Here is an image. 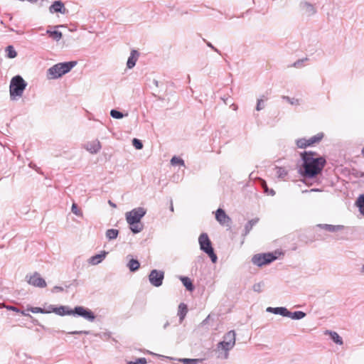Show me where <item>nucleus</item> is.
Masks as SVG:
<instances>
[{"mask_svg": "<svg viewBox=\"0 0 364 364\" xmlns=\"http://www.w3.org/2000/svg\"><path fill=\"white\" fill-rule=\"evenodd\" d=\"M313 151H304L301 154L303 161L299 172L306 178H312L321 173L326 165V159L322 156H316Z\"/></svg>", "mask_w": 364, "mask_h": 364, "instance_id": "f257e3e1", "label": "nucleus"}, {"mask_svg": "<svg viewBox=\"0 0 364 364\" xmlns=\"http://www.w3.org/2000/svg\"><path fill=\"white\" fill-rule=\"evenodd\" d=\"M77 65L76 61L59 63L47 70L48 79H57L70 72Z\"/></svg>", "mask_w": 364, "mask_h": 364, "instance_id": "f03ea898", "label": "nucleus"}, {"mask_svg": "<svg viewBox=\"0 0 364 364\" xmlns=\"http://www.w3.org/2000/svg\"><path fill=\"white\" fill-rule=\"evenodd\" d=\"M27 86V83L20 75L14 77L10 82L9 92L11 100H14L16 97H21L24 90Z\"/></svg>", "mask_w": 364, "mask_h": 364, "instance_id": "7ed1b4c3", "label": "nucleus"}, {"mask_svg": "<svg viewBox=\"0 0 364 364\" xmlns=\"http://www.w3.org/2000/svg\"><path fill=\"white\" fill-rule=\"evenodd\" d=\"M198 242L200 245V248L204 252H205L211 259V261L213 263L217 262L218 257L217 255L214 252V250L212 247V243L208 237L207 233H202L198 238Z\"/></svg>", "mask_w": 364, "mask_h": 364, "instance_id": "20e7f679", "label": "nucleus"}, {"mask_svg": "<svg viewBox=\"0 0 364 364\" xmlns=\"http://www.w3.org/2000/svg\"><path fill=\"white\" fill-rule=\"evenodd\" d=\"M146 211L144 208L139 207L126 213L127 223H139L141 219L145 215Z\"/></svg>", "mask_w": 364, "mask_h": 364, "instance_id": "39448f33", "label": "nucleus"}, {"mask_svg": "<svg viewBox=\"0 0 364 364\" xmlns=\"http://www.w3.org/2000/svg\"><path fill=\"white\" fill-rule=\"evenodd\" d=\"M277 258V256L273 253L257 254L253 256L252 262L254 264L262 267V265L271 263Z\"/></svg>", "mask_w": 364, "mask_h": 364, "instance_id": "423d86ee", "label": "nucleus"}, {"mask_svg": "<svg viewBox=\"0 0 364 364\" xmlns=\"http://www.w3.org/2000/svg\"><path fill=\"white\" fill-rule=\"evenodd\" d=\"M73 315L81 316L91 322L94 321L95 319V316L91 310L81 306H75L74 309H73Z\"/></svg>", "mask_w": 364, "mask_h": 364, "instance_id": "0eeeda50", "label": "nucleus"}, {"mask_svg": "<svg viewBox=\"0 0 364 364\" xmlns=\"http://www.w3.org/2000/svg\"><path fill=\"white\" fill-rule=\"evenodd\" d=\"M27 282L33 287L44 288L47 284L43 278H42L38 272H34L33 274L26 275Z\"/></svg>", "mask_w": 364, "mask_h": 364, "instance_id": "6e6552de", "label": "nucleus"}, {"mask_svg": "<svg viewBox=\"0 0 364 364\" xmlns=\"http://www.w3.org/2000/svg\"><path fill=\"white\" fill-rule=\"evenodd\" d=\"M164 278V272L157 269L151 270L149 275V282L156 287H159L162 285Z\"/></svg>", "mask_w": 364, "mask_h": 364, "instance_id": "1a4fd4ad", "label": "nucleus"}, {"mask_svg": "<svg viewBox=\"0 0 364 364\" xmlns=\"http://www.w3.org/2000/svg\"><path fill=\"white\" fill-rule=\"evenodd\" d=\"M235 344L229 342L220 341L217 345V350L219 352L218 357L228 359L229 357V351L232 350Z\"/></svg>", "mask_w": 364, "mask_h": 364, "instance_id": "9d476101", "label": "nucleus"}, {"mask_svg": "<svg viewBox=\"0 0 364 364\" xmlns=\"http://www.w3.org/2000/svg\"><path fill=\"white\" fill-rule=\"evenodd\" d=\"M215 218L218 220V222L222 225H228L231 222L230 218L221 208H218L216 210Z\"/></svg>", "mask_w": 364, "mask_h": 364, "instance_id": "9b49d317", "label": "nucleus"}, {"mask_svg": "<svg viewBox=\"0 0 364 364\" xmlns=\"http://www.w3.org/2000/svg\"><path fill=\"white\" fill-rule=\"evenodd\" d=\"M84 147L90 154H95L100 151L102 148V145L100 141L96 139L92 141H88L85 144Z\"/></svg>", "mask_w": 364, "mask_h": 364, "instance_id": "f8f14e48", "label": "nucleus"}, {"mask_svg": "<svg viewBox=\"0 0 364 364\" xmlns=\"http://www.w3.org/2000/svg\"><path fill=\"white\" fill-rule=\"evenodd\" d=\"M51 312H54L60 316L65 315H73V309H69L68 306H60L59 307H55L53 305L49 306L48 307Z\"/></svg>", "mask_w": 364, "mask_h": 364, "instance_id": "ddd939ff", "label": "nucleus"}, {"mask_svg": "<svg viewBox=\"0 0 364 364\" xmlns=\"http://www.w3.org/2000/svg\"><path fill=\"white\" fill-rule=\"evenodd\" d=\"M49 11L50 13H61L63 14H65L67 11L63 3L60 1H54L49 7Z\"/></svg>", "mask_w": 364, "mask_h": 364, "instance_id": "4468645a", "label": "nucleus"}, {"mask_svg": "<svg viewBox=\"0 0 364 364\" xmlns=\"http://www.w3.org/2000/svg\"><path fill=\"white\" fill-rule=\"evenodd\" d=\"M300 8L309 16H311L316 13V9L310 3L304 1L300 3Z\"/></svg>", "mask_w": 364, "mask_h": 364, "instance_id": "2eb2a0df", "label": "nucleus"}, {"mask_svg": "<svg viewBox=\"0 0 364 364\" xmlns=\"http://www.w3.org/2000/svg\"><path fill=\"white\" fill-rule=\"evenodd\" d=\"M139 53L137 50H132L131 51L130 56L129 57L127 63V67L129 69H132L135 66L136 63L139 58Z\"/></svg>", "mask_w": 364, "mask_h": 364, "instance_id": "dca6fc26", "label": "nucleus"}, {"mask_svg": "<svg viewBox=\"0 0 364 364\" xmlns=\"http://www.w3.org/2000/svg\"><path fill=\"white\" fill-rule=\"evenodd\" d=\"M266 311L274 314H279L286 317L287 314V309L286 307H267Z\"/></svg>", "mask_w": 364, "mask_h": 364, "instance_id": "f3484780", "label": "nucleus"}, {"mask_svg": "<svg viewBox=\"0 0 364 364\" xmlns=\"http://www.w3.org/2000/svg\"><path fill=\"white\" fill-rule=\"evenodd\" d=\"M188 313L187 305L184 303H181L178 306V316H179V321L182 323Z\"/></svg>", "mask_w": 364, "mask_h": 364, "instance_id": "a211bd4d", "label": "nucleus"}, {"mask_svg": "<svg viewBox=\"0 0 364 364\" xmlns=\"http://www.w3.org/2000/svg\"><path fill=\"white\" fill-rule=\"evenodd\" d=\"M107 253L106 252H103L101 254L95 255L90 258V263L92 265H96L100 263L105 258Z\"/></svg>", "mask_w": 364, "mask_h": 364, "instance_id": "6ab92c4d", "label": "nucleus"}, {"mask_svg": "<svg viewBox=\"0 0 364 364\" xmlns=\"http://www.w3.org/2000/svg\"><path fill=\"white\" fill-rule=\"evenodd\" d=\"M322 229L328 231V232H338L343 229V225H328V224H321L318 225Z\"/></svg>", "mask_w": 364, "mask_h": 364, "instance_id": "aec40b11", "label": "nucleus"}, {"mask_svg": "<svg viewBox=\"0 0 364 364\" xmlns=\"http://www.w3.org/2000/svg\"><path fill=\"white\" fill-rule=\"evenodd\" d=\"M287 314H286V317L291 318L294 320H300L306 316V314L301 311L291 312L287 309Z\"/></svg>", "mask_w": 364, "mask_h": 364, "instance_id": "412c9836", "label": "nucleus"}, {"mask_svg": "<svg viewBox=\"0 0 364 364\" xmlns=\"http://www.w3.org/2000/svg\"><path fill=\"white\" fill-rule=\"evenodd\" d=\"M222 341L229 342L235 344L236 342V333L235 331L232 330L226 333L223 336V340Z\"/></svg>", "mask_w": 364, "mask_h": 364, "instance_id": "4be33fe9", "label": "nucleus"}, {"mask_svg": "<svg viewBox=\"0 0 364 364\" xmlns=\"http://www.w3.org/2000/svg\"><path fill=\"white\" fill-rule=\"evenodd\" d=\"M325 334H328L334 343L338 345L343 343L342 338L335 331H326Z\"/></svg>", "mask_w": 364, "mask_h": 364, "instance_id": "5701e85b", "label": "nucleus"}, {"mask_svg": "<svg viewBox=\"0 0 364 364\" xmlns=\"http://www.w3.org/2000/svg\"><path fill=\"white\" fill-rule=\"evenodd\" d=\"M274 170L277 178L281 179L284 178L288 174V171L284 167L275 166Z\"/></svg>", "mask_w": 364, "mask_h": 364, "instance_id": "b1692460", "label": "nucleus"}, {"mask_svg": "<svg viewBox=\"0 0 364 364\" xmlns=\"http://www.w3.org/2000/svg\"><path fill=\"white\" fill-rule=\"evenodd\" d=\"M259 221V218H254L250 220L247 223V224L245 226V233L244 235H247L250 230H252V227L256 225Z\"/></svg>", "mask_w": 364, "mask_h": 364, "instance_id": "393cba45", "label": "nucleus"}, {"mask_svg": "<svg viewBox=\"0 0 364 364\" xmlns=\"http://www.w3.org/2000/svg\"><path fill=\"white\" fill-rule=\"evenodd\" d=\"M127 267L131 272H135L139 269L140 267V263L139 262L138 260L132 259L129 261Z\"/></svg>", "mask_w": 364, "mask_h": 364, "instance_id": "a878e982", "label": "nucleus"}, {"mask_svg": "<svg viewBox=\"0 0 364 364\" xmlns=\"http://www.w3.org/2000/svg\"><path fill=\"white\" fill-rule=\"evenodd\" d=\"M46 33L48 34L50 38H52L53 40L56 41H59L63 36L62 33L58 31L47 30Z\"/></svg>", "mask_w": 364, "mask_h": 364, "instance_id": "bb28decb", "label": "nucleus"}, {"mask_svg": "<svg viewBox=\"0 0 364 364\" xmlns=\"http://www.w3.org/2000/svg\"><path fill=\"white\" fill-rule=\"evenodd\" d=\"M181 280L183 284L186 287V289L188 291H193L194 287L192 284L191 280L188 277H181Z\"/></svg>", "mask_w": 364, "mask_h": 364, "instance_id": "cd10ccee", "label": "nucleus"}, {"mask_svg": "<svg viewBox=\"0 0 364 364\" xmlns=\"http://www.w3.org/2000/svg\"><path fill=\"white\" fill-rule=\"evenodd\" d=\"M119 231L116 229H109L106 231V237L108 240L116 239L118 236Z\"/></svg>", "mask_w": 364, "mask_h": 364, "instance_id": "c85d7f7f", "label": "nucleus"}, {"mask_svg": "<svg viewBox=\"0 0 364 364\" xmlns=\"http://www.w3.org/2000/svg\"><path fill=\"white\" fill-rule=\"evenodd\" d=\"M6 56L9 58H14L17 55L16 51L12 46H9L6 48Z\"/></svg>", "mask_w": 364, "mask_h": 364, "instance_id": "c756f323", "label": "nucleus"}, {"mask_svg": "<svg viewBox=\"0 0 364 364\" xmlns=\"http://www.w3.org/2000/svg\"><path fill=\"white\" fill-rule=\"evenodd\" d=\"M356 204L360 213L364 215V195H361L358 197Z\"/></svg>", "mask_w": 364, "mask_h": 364, "instance_id": "7c9ffc66", "label": "nucleus"}, {"mask_svg": "<svg viewBox=\"0 0 364 364\" xmlns=\"http://www.w3.org/2000/svg\"><path fill=\"white\" fill-rule=\"evenodd\" d=\"M129 225H130V229L132 231V232H134V233H139L143 229V226H142V225L140 224V223H133V224H129Z\"/></svg>", "mask_w": 364, "mask_h": 364, "instance_id": "2f4dec72", "label": "nucleus"}, {"mask_svg": "<svg viewBox=\"0 0 364 364\" xmlns=\"http://www.w3.org/2000/svg\"><path fill=\"white\" fill-rule=\"evenodd\" d=\"M260 181H261V185L264 189V193H266L270 196H274L275 191L273 189L268 188L266 181L264 180H262V179Z\"/></svg>", "mask_w": 364, "mask_h": 364, "instance_id": "473e14b6", "label": "nucleus"}, {"mask_svg": "<svg viewBox=\"0 0 364 364\" xmlns=\"http://www.w3.org/2000/svg\"><path fill=\"white\" fill-rule=\"evenodd\" d=\"M29 310L34 314L41 313V314H48L50 313L51 311H50V309L48 308V310H45L44 309H42L41 307H31L29 309Z\"/></svg>", "mask_w": 364, "mask_h": 364, "instance_id": "72a5a7b5", "label": "nucleus"}, {"mask_svg": "<svg viewBox=\"0 0 364 364\" xmlns=\"http://www.w3.org/2000/svg\"><path fill=\"white\" fill-rule=\"evenodd\" d=\"M171 164L173 166H176V165L184 166L185 165L184 161L182 159L177 157V156H173L171 159Z\"/></svg>", "mask_w": 364, "mask_h": 364, "instance_id": "f704fd0d", "label": "nucleus"}, {"mask_svg": "<svg viewBox=\"0 0 364 364\" xmlns=\"http://www.w3.org/2000/svg\"><path fill=\"white\" fill-rule=\"evenodd\" d=\"M110 115L114 119H122L124 117V114L121 112L116 109H112Z\"/></svg>", "mask_w": 364, "mask_h": 364, "instance_id": "c9c22d12", "label": "nucleus"}, {"mask_svg": "<svg viewBox=\"0 0 364 364\" xmlns=\"http://www.w3.org/2000/svg\"><path fill=\"white\" fill-rule=\"evenodd\" d=\"M323 137V133H318L316 135L311 137V142L314 144L318 143Z\"/></svg>", "mask_w": 364, "mask_h": 364, "instance_id": "e433bc0d", "label": "nucleus"}, {"mask_svg": "<svg viewBox=\"0 0 364 364\" xmlns=\"http://www.w3.org/2000/svg\"><path fill=\"white\" fill-rule=\"evenodd\" d=\"M296 146L300 149H304L308 146L306 144V139L304 138L299 139L296 141Z\"/></svg>", "mask_w": 364, "mask_h": 364, "instance_id": "4c0bfd02", "label": "nucleus"}, {"mask_svg": "<svg viewBox=\"0 0 364 364\" xmlns=\"http://www.w3.org/2000/svg\"><path fill=\"white\" fill-rule=\"evenodd\" d=\"M71 211L73 214L77 215V216H82V211L78 208L77 205L76 203H73L72 205V208H71Z\"/></svg>", "mask_w": 364, "mask_h": 364, "instance_id": "58836bf2", "label": "nucleus"}, {"mask_svg": "<svg viewBox=\"0 0 364 364\" xmlns=\"http://www.w3.org/2000/svg\"><path fill=\"white\" fill-rule=\"evenodd\" d=\"M132 145L138 150H140L143 148V144L141 140L136 138L133 139Z\"/></svg>", "mask_w": 364, "mask_h": 364, "instance_id": "ea45409f", "label": "nucleus"}, {"mask_svg": "<svg viewBox=\"0 0 364 364\" xmlns=\"http://www.w3.org/2000/svg\"><path fill=\"white\" fill-rule=\"evenodd\" d=\"M264 287V283L262 282L256 283L253 285L252 289L258 293H260L262 291V288Z\"/></svg>", "mask_w": 364, "mask_h": 364, "instance_id": "a19ab883", "label": "nucleus"}, {"mask_svg": "<svg viewBox=\"0 0 364 364\" xmlns=\"http://www.w3.org/2000/svg\"><path fill=\"white\" fill-rule=\"evenodd\" d=\"M183 364H198L200 360L198 359H191V358H183L181 360Z\"/></svg>", "mask_w": 364, "mask_h": 364, "instance_id": "79ce46f5", "label": "nucleus"}, {"mask_svg": "<svg viewBox=\"0 0 364 364\" xmlns=\"http://www.w3.org/2000/svg\"><path fill=\"white\" fill-rule=\"evenodd\" d=\"M147 361L145 358H140L136 359L134 361H129L128 364H146Z\"/></svg>", "mask_w": 364, "mask_h": 364, "instance_id": "37998d69", "label": "nucleus"}, {"mask_svg": "<svg viewBox=\"0 0 364 364\" xmlns=\"http://www.w3.org/2000/svg\"><path fill=\"white\" fill-rule=\"evenodd\" d=\"M263 108H264V101H263V100L259 99V100H257V104L256 109L257 111H260Z\"/></svg>", "mask_w": 364, "mask_h": 364, "instance_id": "c03bdc74", "label": "nucleus"}, {"mask_svg": "<svg viewBox=\"0 0 364 364\" xmlns=\"http://www.w3.org/2000/svg\"><path fill=\"white\" fill-rule=\"evenodd\" d=\"M161 323L164 329H166L170 325L169 321L166 318L161 320Z\"/></svg>", "mask_w": 364, "mask_h": 364, "instance_id": "a18cd8bd", "label": "nucleus"}, {"mask_svg": "<svg viewBox=\"0 0 364 364\" xmlns=\"http://www.w3.org/2000/svg\"><path fill=\"white\" fill-rule=\"evenodd\" d=\"M70 334H85L88 335L90 331H75L70 333Z\"/></svg>", "mask_w": 364, "mask_h": 364, "instance_id": "49530a36", "label": "nucleus"}, {"mask_svg": "<svg viewBox=\"0 0 364 364\" xmlns=\"http://www.w3.org/2000/svg\"><path fill=\"white\" fill-rule=\"evenodd\" d=\"M206 44L208 47H210L211 49H213L215 52L220 53V51L214 47L210 42H206Z\"/></svg>", "mask_w": 364, "mask_h": 364, "instance_id": "de8ad7c7", "label": "nucleus"}, {"mask_svg": "<svg viewBox=\"0 0 364 364\" xmlns=\"http://www.w3.org/2000/svg\"><path fill=\"white\" fill-rule=\"evenodd\" d=\"M54 289L57 291H62L63 290V288L61 287L56 286L54 287Z\"/></svg>", "mask_w": 364, "mask_h": 364, "instance_id": "09e8293b", "label": "nucleus"}, {"mask_svg": "<svg viewBox=\"0 0 364 364\" xmlns=\"http://www.w3.org/2000/svg\"><path fill=\"white\" fill-rule=\"evenodd\" d=\"M108 203H109V205L110 206H112V208H115L117 207L116 204H115V203H113L112 200H108Z\"/></svg>", "mask_w": 364, "mask_h": 364, "instance_id": "8fccbe9b", "label": "nucleus"}, {"mask_svg": "<svg viewBox=\"0 0 364 364\" xmlns=\"http://www.w3.org/2000/svg\"><path fill=\"white\" fill-rule=\"evenodd\" d=\"M306 144L308 146L313 145L314 144L311 142V139H306Z\"/></svg>", "mask_w": 364, "mask_h": 364, "instance_id": "3c124183", "label": "nucleus"}, {"mask_svg": "<svg viewBox=\"0 0 364 364\" xmlns=\"http://www.w3.org/2000/svg\"><path fill=\"white\" fill-rule=\"evenodd\" d=\"M300 63H301V61H300V60H298V61H296V62H295V63H294V67H296V66H298Z\"/></svg>", "mask_w": 364, "mask_h": 364, "instance_id": "603ef678", "label": "nucleus"}, {"mask_svg": "<svg viewBox=\"0 0 364 364\" xmlns=\"http://www.w3.org/2000/svg\"><path fill=\"white\" fill-rule=\"evenodd\" d=\"M170 210H171V211H172V212L173 211V203H172V201L171 202Z\"/></svg>", "mask_w": 364, "mask_h": 364, "instance_id": "864d4df0", "label": "nucleus"}, {"mask_svg": "<svg viewBox=\"0 0 364 364\" xmlns=\"http://www.w3.org/2000/svg\"><path fill=\"white\" fill-rule=\"evenodd\" d=\"M361 154H362L363 156L364 157V146L363 147V149L361 150Z\"/></svg>", "mask_w": 364, "mask_h": 364, "instance_id": "5fc2aeb1", "label": "nucleus"}, {"mask_svg": "<svg viewBox=\"0 0 364 364\" xmlns=\"http://www.w3.org/2000/svg\"><path fill=\"white\" fill-rule=\"evenodd\" d=\"M361 272L364 274V264L362 266Z\"/></svg>", "mask_w": 364, "mask_h": 364, "instance_id": "6e6d98bb", "label": "nucleus"}, {"mask_svg": "<svg viewBox=\"0 0 364 364\" xmlns=\"http://www.w3.org/2000/svg\"><path fill=\"white\" fill-rule=\"evenodd\" d=\"M22 314H23V315H25V316H31V315H30L29 314H25V313H23V312Z\"/></svg>", "mask_w": 364, "mask_h": 364, "instance_id": "4d7b16f0", "label": "nucleus"}, {"mask_svg": "<svg viewBox=\"0 0 364 364\" xmlns=\"http://www.w3.org/2000/svg\"><path fill=\"white\" fill-rule=\"evenodd\" d=\"M318 189H311L310 191H318Z\"/></svg>", "mask_w": 364, "mask_h": 364, "instance_id": "13d9d810", "label": "nucleus"}, {"mask_svg": "<svg viewBox=\"0 0 364 364\" xmlns=\"http://www.w3.org/2000/svg\"><path fill=\"white\" fill-rule=\"evenodd\" d=\"M285 98H286L287 100H288V101H289V102H290V99H289V97H286Z\"/></svg>", "mask_w": 364, "mask_h": 364, "instance_id": "bf43d9fd", "label": "nucleus"}, {"mask_svg": "<svg viewBox=\"0 0 364 364\" xmlns=\"http://www.w3.org/2000/svg\"><path fill=\"white\" fill-rule=\"evenodd\" d=\"M306 192H308V191L305 190V191H303V193H306Z\"/></svg>", "mask_w": 364, "mask_h": 364, "instance_id": "052dcab7", "label": "nucleus"}]
</instances>
